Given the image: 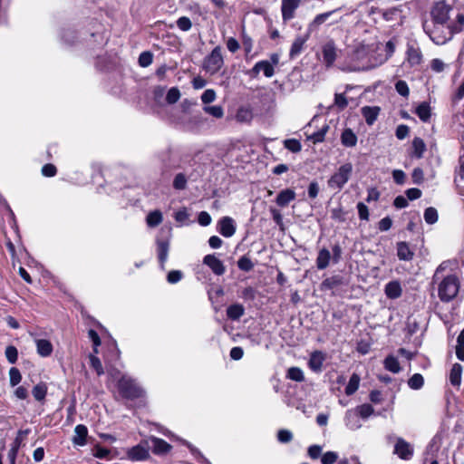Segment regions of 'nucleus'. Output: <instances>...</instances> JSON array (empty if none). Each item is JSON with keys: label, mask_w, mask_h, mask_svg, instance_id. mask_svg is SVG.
<instances>
[{"label": "nucleus", "mask_w": 464, "mask_h": 464, "mask_svg": "<svg viewBox=\"0 0 464 464\" xmlns=\"http://www.w3.org/2000/svg\"><path fill=\"white\" fill-rule=\"evenodd\" d=\"M460 280L456 275L443 277L438 285V296L443 303L452 301L459 294Z\"/></svg>", "instance_id": "nucleus-1"}, {"label": "nucleus", "mask_w": 464, "mask_h": 464, "mask_svg": "<svg viewBox=\"0 0 464 464\" xmlns=\"http://www.w3.org/2000/svg\"><path fill=\"white\" fill-rule=\"evenodd\" d=\"M118 389L122 397L130 400L140 398L143 394L142 389L128 376H122L119 380Z\"/></svg>", "instance_id": "nucleus-2"}, {"label": "nucleus", "mask_w": 464, "mask_h": 464, "mask_svg": "<svg viewBox=\"0 0 464 464\" xmlns=\"http://www.w3.org/2000/svg\"><path fill=\"white\" fill-rule=\"evenodd\" d=\"M353 172V165L350 162L344 163L328 179V186L333 189H342L348 182Z\"/></svg>", "instance_id": "nucleus-3"}, {"label": "nucleus", "mask_w": 464, "mask_h": 464, "mask_svg": "<svg viewBox=\"0 0 464 464\" xmlns=\"http://www.w3.org/2000/svg\"><path fill=\"white\" fill-rule=\"evenodd\" d=\"M224 64L223 56L221 53V47L216 46L212 52L205 57L203 61V69L210 73H217Z\"/></svg>", "instance_id": "nucleus-4"}, {"label": "nucleus", "mask_w": 464, "mask_h": 464, "mask_svg": "<svg viewBox=\"0 0 464 464\" xmlns=\"http://www.w3.org/2000/svg\"><path fill=\"white\" fill-rule=\"evenodd\" d=\"M451 9V6L445 1L435 3L430 13L434 24L441 25L442 27L443 25L449 24L448 21Z\"/></svg>", "instance_id": "nucleus-5"}, {"label": "nucleus", "mask_w": 464, "mask_h": 464, "mask_svg": "<svg viewBox=\"0 0 464 464\" xmlns=\"http://www.w3.org/2000/svg\"><path fill=\"white\" fill-rule=\"evenodd\" d=\"M453 34L451 26H449V24L443 25V27L441 25L434 24L433 29L429 32V35L432 42L439 45L446 44L452 38Z\"/></svg>", "instance_id": "nucleus-6"}, {"label": "nucleus", "mask_w": 464, "mask_h": 464, "mask_svg": "<svg viewBox=\"0 0 464 464\" xmlns=\"http://www.w3.org/2000/svg\"><path fill=\"white\" fill-rule=\"evenodd\" d=\"M413 447L402 438H397L393 453L403 460H409L413 456Z\"/></svg>", "instance_id": "nucleus-7"}, {"label": "nucleus", "mask_w": 464, "mask_h": 464, "mask_svg": "<svg viewBox=\"0 0 464 464\" xmlns=\"http://www.w3.org/2000/svg\"><path fill=\"white\" fill-rule=\"evenodd\" d=\"M144 443L148 445L149 449H151L152 452L157 455L166 454L171 450V445L166 442L164 440L150 436Z\"/></svg>", "instance_id": "nucleus-8"}, {"label": "nucleus", "mask_w": 464, "mask_h": 464, "mask_svg": "<svg viewBox=\"0 0 464 464\" xmlns=\"http://www.w3.org/2000/svg\"><path fill=\"white\" fill-rule=\"evenodd\" d=\"M149 447L144 441L138 444L127 451V458L131 461H141L145 460L150 457Z\"/></svg>", "instance_id": "nucleus-9"}, {"label": "nucleus", "mask_w": 464, "mask_h": 464, "mask_svg": "<svg viewBox=\"0 0 464 464\" xmlns=\"http://www.w3.org/2000/svg\"><path fill=\"white\" fill-rule=\"evenodd\" d=\"M324 63L327 67H330L334 64L336 57H337V48L333 40L325 43L322 47Z\"/></svg>", "instance_id": "nucleus-10"}, {"label": "nucleus", "mask_w": 464, "mask_h": 464, "mask_svg": "<svg viewBox=\"0 0 464 464\" xmlns=\"http://www.w3.org/2000/svg\"><path fill=\"white\" fill-rule=\"evenodd\" d=\"M260 72H263L266 77L270 78L275 73L274 66L270 62L266 60L257 62L251 69L250 73L253 77H256Z\"/></svg>", "instance_id": "nucleus-11"}, {"label": "nucleus", "mask_w": 464, "mask_h": 464, "mask_svg": "<svg viewBox=\"0 0 464 464\" xmlns=\"http://www.w3.org/2000/svg\"><path fill=\"white\" fill-rule=\"evenodd\" d=\"M203 263L208 266L217 276H221L226 271V267L222 261L216 257L214 255L205 256L203 258Z\"/></svg>", "instance_id": "nucleus-12"}, {"label": "nucleus", "mask_w": 464, "mask_h": 464, "mask_svg": "<svg viewBox=\"0 0 464 464\" xmlns=\"http://www.w3.org/2000/svg\"><path fill=\"white\" fill-rule=\"evenodd\" d=\"M301 0H282V17L284 21L294 18L295 11L299 6Z\"/></svg>", "instance_id": "nucleus-13"}, {"label": "nucleus", "mask_w": 464, "mask_h": 464, "mask_svg": "<svg viewBox=\"0 0 464 464\" xmlns=\"http://www.w3.org/2000/svg\"><path fill=\"white\" fill-rule=\"evenodd\" d=\"M326 359L324 353L321 351H314L311 353L308 361L309 368L314 372H320L323 368L324 362Z\"/></svg>", "instance_id": "nucleus-14"}, {"label": "nucleus", "mask_w": 464, "mask_h": 464, "mask_svg": "<svg viewBox=\"0 0 464 464\" xmlns=\"http://www.w3.org/2000/svg\"><path fill=\"white\" fill-rule=\"evenodd\" d=\"M218 231L225 237H232L236 232L234 220L229 217H224L218 221Z\"/></svg>", "instance_id": "nucleus-15"}, {"label": "nucleus", "mask_w": 464, "mask_h": 464, "mask_svg": "<svg viewBox=\"0 0 464 464\" xmlns=\"http://www.w3.org/2000/svg\"><path fill=\"white\" fill-rule=\"evenodd\" d=\"M169 250V238H158L157 239V252L158 258L161 265V267H164V264L168 259Z\"/></svg>", "instance_id": "nucleus-16"}, {"label": "nucleus", "mask_w": 464, "mask_h": 464, "mask_svg": "<svg viewBox=\"0 0 464 464\" xmlns=\"http://www.w3.org/2000/svg\"><path fill=\"white\" fill-rule=\"evenodd\" d=\"M296 197V194L295 192V190L291 189V188H285V189H283L281 190L276 198V203L281 207V208H285L286 207L291 201L295 200Z\"/></svg>", "instance_id": "nucleus-17"}, {"label": "nucleus", "mask_w": 464, "mask_h": 464, "mask_svg": "<svg viewBox=\"0 0 464 464\" xmlns=\"http://www.w3.org/2000/svg\"><path fill=\"white\" fill-rule=\"evenodd\" d=\"M88 435V430L86 426L79 424L74 428V436L72 438V443L77 446H83L86 444V437Z\"/></svg>", "instance_id": "nucleus-18"}, {"label": "nucleus", "mask_w": 464, "mask_h": 464, "mask_svg": "<svg viewBox=\"0 0 464 464\" xmlns=\"http://www.w3.org/2000/svg\"><path fill=\"white\" fill-rule=\"evenodd\" d=\"M338 10H339V8L317 14L314 18V20L309 24L308 31L312 32V31L317 29L321 24L325 23L328 20V18H330Z\"/></svg>", "instance_id": "nucleus-19"}, {"label": "nucleus", "mask_w": 464, "mask_h": 464, "mask_svg": "<svg viewBox=\"0 0 464 464\" xmlns=\"http://www.w3.org/2000/svg\"><path fill=\"white\" fill-rule=\"evenodd\" d=\"M345 425L353 430H358L362 427L359 420V415L354 410H348L344 417Z\"/></svg>", "instance_id": "nucleus-20"}, {"label": "nucleus", "mask_w": 464, "mask_h": 464, "mask_svg": "<svg viewBox=\"0 0 464 464\" xmlns=\"http://www.w3.org/2000/svg\"><path fill=\"white\" fill-rule=\"evenodd\" d=\"M308 37L309 35L307 34V36H298L295 39L289 52V56L291 59L295 58L301 53L306 41L308 40Z\"/></svg>", "instance_id": "nucleus-21"}, {"label": "nucleus", "mask_w": 464, "mask_h": 464, "mask_svg": "<svg viewBox=\"0 0 464 464\" xmlns=\"http://www.w3.org/2000/svg\"><path fill=\"white\" fill-rule=\"evenodd\" d=\"M397 256L400 260L411 261L414 253L406 242H399L397 244Z\"/></svg>", "instance_id": "nucleus-22"}, {"label": "nucleus", "mask_w": 464, "mask_h": 464, "mask_svg": "<svg viewBox=\"0 0 464 464\" xmlns=\"http://www.w3.org/2000/svg\"><path fill=\"white\" fill-rule=\"evenodd\" d=\"M463 368L459 363H454L450 372V382L455 387H459L461 384Z\"/></svg>", "instance_id": "nucleus-23"}, {"label": "nucleus", "mask_w": 464, "mask_h": 464, "mask_svg": "<svg viewBox=\"0 0 464 464\" xmlns=\"http://www.w3.org/2000/svg\"><path fill=\"white\" fill-rule=\"evenodd\" d=\"M37 353L42 357H47L53 353V344L46 339H35Z\"/></svg>", "instance_id": "nucleus-24"}, {"label": "nucleus", "mask_w": 464, "mask_h": 464, "mask_svg": "<svg viewBox=\"0 0 464 464\" xmlns=\"http://www.w3.org/2000/svg\"><path fill=\"white\" fill-rule=\"evenodd\" d=\"M380 112V108L373 106H364L362 108V114L365 119V121L368 125H372L376 121Z\"/></svg>", "instance_id": "nucleus-25"}, {"label": "nucleus", "mask_w": 464, "mask_h": 464, "mask_svg": "<svg viewBox=\"0 0 464 464\" xmlns=\"http://www.w3.org/2000/svg\"><path fill=\"white\" fill-rule=\"evenodd\" d=\"M385 295L391 299H396L401 295L402 290L398 281L389 282L385 285Z\"/></svg>", "instance_id": "nucleus-26"}, {"label": "nucleus", "mask_w": 464, "mask_h": 464, "mask_svg": "<svg viewBox=\"0 0 464 464\" xmlns=\"http://www.w3.org/2000/svg\"><path fill=\"white\" fill-rule=\"evenodd\" d=\"M253 119V112L251 108L242 106L239 107L236 113V120L241 123H249Z\"/></svg>", "instance_id": "nucleus-27"}, {"label": "nucleus", "mask_w": 464, "mask_h": 464, "mask_svg": "<svg viewBox=\"0 0 464 464\" xmlns=\"http://www.w3.org/2000/svg\"><path fill=\"white\" fill-rule=\"evenodd\" d=\"M331 260V253L328 249L323 248L319 251L316 258V266L318 269L323 270L329 266Z\"/></svg>", "instance_id": "nucleus-28"}, {"label": "nucleus", "mask_w": 464, "mask_h": 464, "mask_svg": "<svg viewBox=\"0 0 464 464\" xmlns=\"http://www.w3.org/2000/svg\"><path fill=\"white\" fill-rule=\"evenodd\" d=\"M343 285V278L340 276H333L325 278L321 284L322 290H332Z\"/></svg>", "instance_id": "nucleus-29"}, {"label": "nucleus", "mask_w": 464, "mask_h": 464, "mask_svg": "<svg viewBox=\"0 0 464 464\" xmlns=\"http://www.w3.org/2000/svg\"><path fill=\"white\" fill-rule=\"evenodd\" d=\"M341 141L345 147H354L357 143V137L351 129H345L342 133Z\"/></svg>", "instance_id": "nucleus-30"}, {"label": "nucleus", "mask_w": 464, "mask_h": 464, "mask_svg": "<svg viewBox=\"0 0 464 464\" xmlns=\"http://www.w3.org/2000/svg\"><path fill=\"white\" fill-rule=\"evenodd\" d=\"M412 155L417 159H420L426 150V145L422 139L416 137L412 140Z\"/></svg>", "instance_id": "nucleus-31"}, {"label": "nucleus", "mask_w": 464, "mask_h": 464, "mask_svg": "<svg viewBox=\"0 0 464 464\" xmlns=\"http://www.w3.org/2000/svg\"><path fill=\"white\" fill-rule=\"evenodd\" d=\"M383 364H384V368L387 371L392 372L393 373H398L401 371V366H400L399 361L393 355H388L385 358Z\"/></svg>", "instance_id": "nucleus-32"}, {"label": "nucleus", "mask_w": 464, "mask_h": 464, "mask_svg": "<svg viewBox=\"0 0 464 464\" xmlns=\"http://www.w3.org/2000/svg\"><path fill=\"white\" fill-rule=\"evenodd\" d=\"M244 307L241 304H231L227 309V315L231 320H238L244 314Z\"/></svg>", "instance_id": "nucleus-33"}, {"label": "nucleus", "mask_w": 464, "mask_h": 464, "mask_svg": "<svg viewBox=\"0 0 464 464\" xmlns=\"http://www.w3.org/2000/svg\"><path fill=\"white\" fill-rule=\"evenodd\" d=\"M415 113L424 122L430 118V107L428 102H421L415 110Z\"/></svg>", "instance_id": "nucleus-34"}, {"label": "nucleus", "mask_w": 464, "mask_h": 464, "mask_svg": "<svg viewBox=\"0 0 464 464\" xmlns=\"http://www.w3.org/2000/svg\"><path fill=\"white\" fill-rule=\"evenodd\" d=\"M162 214L160 210H154L148 214L146 221L149 227H154L162 222Z\"/></svg>", "instance_id": "nucleus-35"}, {"label": "nucleus", "mask_w": 464, "mask_h": 464, "mask_svg": "<svg viewBox=\"0 0 464 464\" xmlns=\"http://www.w3.org/2000/svg\"><path fill=\"white\" fill-rule=\"evenodd\" d=\"M359 384H360V377L358 374L353 373L351 376L347 386L345 387L346 395H348V396L353 395L358 390Z\"/></svg>", "instance_id": "nucleus-36"}, {"label": "nucleus", "mask_w": 464, "mask_h": 464, "mask_svg": "<svg viewBox=\"0 0 464 464\" xmlns=\"http://www.w3.org/2000/svg\"><path fill=\"white\" fill-rule=\"evenodd\" d=\"M32 393L36 401H43L47 393V386L44 382L36 384L32 391Z\"/></svg>", "instance_id": "nucleus-37"}, {"label": "nucleus", "mask_w": 464, "mask_h": 464, "mask_svg": "<svg viewBox=\"0 0 464 464\" xmlns=\"http://www.w3.org/2000/svg\"><path fill=\"white\" fill-rule=\"evenodd\" d=\"M456 356L459 361L464 362V328L457 338Z\"/></svg>", "instance_id": "nucleus-38"}, {"label": "nucleus", "mask_w": 464, "mask_h": 464, "mask_svg": "<svg viewBox=\"0 0 464 464\" xmlns=\"http://www.w3.org/2000/svg\"><path fill=\"white\" fill-rule=\"evenodd\" d=\"M286 377L292 381L303 382L304 375L299 367H291L287 370Z\"/></svg>", "instance_id": "nucleus-39"}, {"label": "nucleus", "mask_w": 464, "mask_h": 464, "mask_svg": "<svg viewBox=\"0 0 464 464\" xmlns=\"http://www.w3.org/2000/svg\"><path fill=\"white\" fill-rule=\"evenodd\" d=\"M424 384L423 376L420 373L413 374L408 381V385L412 390H419Z\"/></svg>", "instance_id": "nucleus-40"}, {"label": "nucleus", "mask_w": 464, "mask_h": 464, "mask_svg": "<svg viewBox=\"0 0 464 464\" xmlns=\"http://www.w3.org/2000/svg\"><path fill=\"white\" fill-rule=\"evenodd\" d=\"M354 411L363 419L370 417L374 411L373 407L367 403L358 406Z\"/></svg>", "instance_id": "nucleus-41"}, {"label": "nucleus", "mask_w": 464, "mask_h": 464, "mask_svg": "<svg viewBox=\"0 0 464 464\" xmlns=\"http://www.w3.org/2000/svg\"><path fill=\"white\" fill-rule=\"evenodd\" d=\"M22 381V374L16 367H12L9 370V382L12 387L16 386Z\"/></svg>", "instance_id": "nucleus-42"}, {"label": "nucleus", "mask_w": 464, "mask_h": 464, "mask_svg": "<svg viewBox=\"0 0 464 464\" xmlns=\"http://www.w3.org/2000/svg\"><path fill=\"white\" fill-rule=\"evenodd\" d=\"M203 110L206 113L210 114L217 119H220L224 116L223 108L219 105L205 106Z\"/></svg>", "instance_id": "nucleus-43"}, {"label": "nucleus", "mask_w": 464, "mask_h": 464, "mask_svg": "<svg viewBox=\"0 0 464 464\" xmlns=\"http://www.w3.org/2000/svg\"><path fill=\"white\" fill-rule=\"evenodd\" d=\"M424 219L428 224L436 223L438 220L437 209L432 207L427 208L424 211Z\"/></svg>", "instance_id": "nucleus-44"}, {"label": "nucleus", "mask_w": 464, "mask_h": 464, "mask_svg": "<svg viewBox=\"0 0 464 464\" xmlns=\"http://www.w3.org/2000/svg\"><path fill=\"white\" fill-rule=\"evenodd\" d=\"M237 266L240 270L248 272L253 269L254 264L249 257L243 256L238 259Z\"/></svg>", "instance_id": "nucleus-45"}, {"label": "nucleus", "mask_w": 464, "mask_h": 464, "mask_svg": "<svg viewBox=\"0 0 464 464\" xmlns=\"http://www.w3.org/2000/svg\"><path fill=\"white\" fill-rule=\"evenodd\" d=\"M285 149L292 152H299L302 150V145L299 140L295 139H288L284 141Z\"/></svg>", "instance_id": "nucleus-46"}, {"label": "nucleus", "mask_w": 464, "mask_h": 464, "mask_svg": "<svg viewBox=\"0 0 464 464\" xmlns=\"http://www.w3.org/2000/svg\"><path fill=\"white\" fill-rule=\"evenodd\" d=\"M422 59L421 53L419 50L411 48L408 52V60L411 64L416 65L420 63Z\"/></svg>", "instance_id": "nucleus-47"}, {"label": "nucleus", "mask_w": 464, "mask_h": 464, "mask_svg": "<svg viewBox=\"0 0 464 464\" xmlns=\"http://www.w3.org/2000/svg\"><path fill=\"white\" fill-rule=\"evenodd\" d=\"M91 367L95 370L99 376L104 373L103 367L101 360L93 354L89 356Z\"/></svg>", "instance_id": "nucleus-48"}, {"label": "nucleus", "mask_w": 464, "mask_h": 464, "mask_svg": "<svg viewBox=\"0 0 464 464\" xmlns=\"http://www.w3.org/2000/svg\"><path fill=\"white\" fill-rule=\"evenodd\" d=\"M180 98V92L177 87H172L169 90L166 101L169 104L176 103Z\"/></svg>", "instance_id": "nucleus-49"}, {"label": "nucleus", "mask_w": 464, "mask_h": 464, "mask_svg": "<svg viewBox=\"0 0 464 464\" xmlns=\"http://www.w3.org/2000/svg\"><path fill=\"white\" fill-rule=\"evenodd\" d=\"M5 357L10 363H15L18 358V351L16 347L9 345L5 348Z\"/></svg>", "instance_id": "nucleus-50"}, {"label": "nucleus", "mask_w": 464, "mask_h": 464, "mask_svg": "<svg viewBox=\"0 0 464 464\" xmlns=\"http://www.w3.org/2000/svg\"><path fill=\"white\" fill-rule=\"evenodd\" d=\"M339 456L335 451H327L321 458L322 464H334L337 461Z\"/></svg>", "instance_id": "nucleus-51"}, {"label": "nucleus", "mask_w": 464, "mask_h": 464, "mask_svg": "<svg viewBox=\"0 0 464 464\" xmlns=\"http://www.w3.org/2000/svg\"><path fill=\"white\" fill-rule=\"evenodd\" d=\"M153 55L150 52H143L139 56V64L141 67H148L152 63Z\"/></svg>", "instance_id": "nucleus-52"}, {"label": "nucleus", "mask_w": 464, "mask_h": 464, "mask_svg": "<svg viewBox=\"0 0 464 464\" xmlns=\"http://www.w3.org/2000/svg\"><path fill=\"white\" fill-rule=\"evenodd\" d=\"M177 26L183 32H188L192 27L190 19L187 16H181L177 20Z\"/></svg>", "instance_id": "nucleus-53"}, {"label": "nucleus", "mask_w": 464, "mask_h": 464, "mask_svg": "<svg viewBox=\"0 0 464 464\" xmlns=\"http://www.w3.org/2000/svg\"><path fill=\"white\" fill-rule=\"evenodd\" d=\"M395 89L397 92L403 97H408L410 94V90L405 81H398L395 84Z\"/></svg>", "instance_id": "nucleus-54"}, {"label": "nucleus", "mask_w": 464, "mask_h": 464, "mask_svg": "<svg viewBox=\"0 0 464 464\" xmlns=\"http://www.w3.org/2000/svg\"><path fill=\"white\" fill-rule=\"evenodd\" d=\"M328 126L323 127L319 131L311 134L308 139L313 140L314 143L322 142L324 140L325 133Z\"/></svg>", "instance_id": "nucleus-55"}, {"label": "nucleus", "mask_w": 464, "mask_h": 464, "mask_svg": "<svg viewBox=\"0 0 464 464\" xmlns=\"http://www.w3.org/2000/svg\"><path fill=\"white\" fill-rule=\"evenodd\" d=\"M187 185V179L184 174L179 173L173 180V187L176 189H184Z\"/></svg>", "instance_id": "nucleus-56"}, {"label": "nucleus", "mask_w": 464, "mask_h": 464, "mask_svg": "<svg viewBox=\"0 0 464 464\" xmlns=\"http://www.w3.org/2000/svg\"><path fill=\"white\" fill-rule=\"evenodd\" d=\"M449 26H451L453 34L461 32L464 29V14H459L457 15V23L449 24Z\"/></svg>", "instance_id": "nucleus-57"}, {"label": "nucleus", "mask_w": 464, "mask_h": 464, "mask_svg": "<svg viewBox=\"0 0 464 464\" xmlns=\"http://www.w3.org/2000/svg\"><path fill=\"white\" fill-rule=\"evenodd\" d=\"M216 92L212 89L206 90L201 95V101L205 104H208L216 100Z\"/></svg>", "instance_id": "nucleus-58"}, {"label": "nucleus", "mask_w": 464, "mask_h": 464, "mask_svg": "<svg viewBox=\"0 0 464 464\" xmlns=\"http://www.w3.org/2000/svg\"><path fill=\"white\" fill-rule=\"evenodd\" d=\"M277 440L281 443H287L290 442L293 440V434L288 430H280L277 432Z\"/></svg>", "instance_id": "nucleus-59"}, {"label": "nucleus", "mask_w": 464, "mask_h": 464, "mask_svg": "<svg viewBox=\"0 0 464 464\" xmlns=\"http://www.w3.org/2000/svg\"><path fill=\"white\" fill-rule=\"evenodd\" d=\"M19 447H20V442H19L18 439H16L14 443L12 445L11 449L8 451V459L10 460V464H14V462H15Z\"/></svg>", "instance_id": "nucleus-60"}, {"label": "nucleus", "mask_w": 464, "mask_h": 464, "mask_svg": "<svg viewBox=\"0 0 464 464\" xmlns=\"http://www.w3.org/2000/svg\"><path fill=\"white\" fill-rule=\"evenodd\" d=\"M183 274L179 270H172L168 274L167 280L169 284H176L182 279Z\"/></svg>", "instance_id": "nucleus-61"}, {"label": "nucleus", "mask_w": 464, "mask_h": 464, "mask_svg": "<svg viewBox=\"0 0 464 464\" xmlns=\"http://www.w3.org/2000/svg\"><path fill=\"white\" fill-rule=\"evenodd\" d=\"M357 209H358L359 218L362 220H368L369 210H368L367 206L365 204H363L362 202H359L357 204Z\"/></svg>", "instance_id": "nucleus-62"}, {"label": "nucleus", "mask_w": 464, "mask_h": 464, "mask_svg": "<svg viewBox=\"0 0 464 464\" xmlns=\"http://www.w3.org/2000/svg\"><path fill=\"white\" fill-rule=\"evenodd\" d=\"M409 127L407 125L401 124L397 127L395 134L399 140H403L409 135Z\"/></svg>", "instance_id": "nucleus-63"}, {"label": "nucleus", "mask_w": 464, "mask_h": 464, "mask_svg": "<svg viewBox=\"0 0 464 464\" xmlns=\"http://www.w3.org/2000/svg\"><path fill=\"white\" fill-rule=\"evenodd\" d=\"M307 453L311 459H316L322 453V447L319 445H312L308 448Z\"/></svg>", "instance_id": "nucleus-64"}]
</instances>
